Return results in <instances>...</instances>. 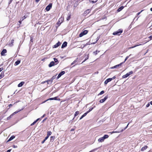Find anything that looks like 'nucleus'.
I'll return each mask as SVG.
<instances>
[{"label":"nucleus","instance_id":"58","mask_svg":"<svg viewBox=\"0 0 152 152\" xmlns=\"http://www.w3.org/2000/svg\"><path fill=\"white\" fill-rule=\"evenodd\" d=\"M118 132H118L117 131H113L112 132V133H118Z\"/></svg>","mask_w":152,"mask_h":152},{"label":"nucleus","instance_id":"13","mask_svg":"<svg viewBox=\"0 0 152 152\" xmlns=\"http://www.w3.org/2000/svg\"><path fill=\"white\" fill-rule=\"evenodd\" d=\"M71 13H70L68 14V15L66 18V20H69L71 18Z\"/></svg>","mask_w":152,"mask_h":152},{"label":"nucleus","instance_id":"9","mask_svg":"<svg viewBox=\"0 0 152 152\" xmlns=\"http://www.w3.org/2000/svg\"><path fill=\"white\" fill-rule=\"evenodd\" d=\"M7 50L6 49H3L1 53V56H5V53H7Z\"/></svg>","mask_w":152,"mask_h":152},{"label":"nucleus","instance_id":"47","mask_svg":"<svg viewBox=\"0 0 152 152\" xmlns=\"http://www.w3.org/2000/svg\"><path fill=\"white\" fill-rule=\"evenodd\" d=\"M143 10H141L140 12H139L137 14V15L138 16V15H139L142 12V11Z\"/></svg>","mask_w":152,"mask_h":152},{"label":"nucleus","instance_id":"12","mask_svg":"<svg viewBox=\"0 0 152 152\" xmlns=\"http://www.w3.org/2000/svg\"><path fill=\"white\" fill-rule=\"evenodd\" d=\"M14 42V40L13 39H12L11 40V43L9 44V46L10 47L13 46V45Z\"/></svg>","mask_w":152,"mask_h":152},{"label":"nucleus","instance_id":"55","mask_svg":"<svg viewBox=\"0 0 152 152\" xmlns=\"http://www.w3.org/2000/svg\"><path fill=\"white\" fill-rule=\"evenodd\" d=\"M53 100H57V97H55L53 98Z\"/></svg>","mask_w":152,"mask_h":152},{"label":"nucleus","instance_id":"33","mask_svg":"<svg viewBox=\"0 0 152 152\" xmlns=\"http://www.w3.org/2000/svg\"><path fill=\"white\" fill-rule=\"evenodd\" d=\"M4 77V73H2V72L0 75V79L1 78Z\"/></svg>","mask_w":152,"mask_h":152},{"label":"nucleus","instance_id":"17","mask_svg":"<svg viewBox=\"0 0 152 152\" xmlns=\"http://www.w3.org/2000/svg\"><path fill=\"white\" fill-rule=\"evenodd\" d=\"M15 138V136L14 135L12 136L7 141V142H8L12 140H13V139H14Z\"/></svg>","mask_w":152,"mask_h":152},{"label":"nucleus","instance_id":"45","mask_svg":"<svg viewBox=\"0 0 152 152\" xmlns=\"http://www.w3.org/2000/svg\"><path fill=\"white\" fill-rule=\"evenodd\" d=\"M50 80H47V83L48 84H50V81H49Z\"/></svg>","mask_w":152,"mask_h":152},{"label":"nucleus","instance_id":"30","mask_svg":"<svg viewBox=\"0 0 152 152\" xmlns=\"http://www.w3.org/2000/svg\"><path fill=\"white\" fill-rule=\"evenodd\" d=\"M94 108V107H91V108H90L89 110L88 111H87L86 112V113H87L88 114V113H89Z\"/></svg>","mask_w":152,"mask_h":152},{"label":"nucleus","instance_id":"19","mask_svg":"<svg viewBox=\"0 0 152 152\" xmlns=\"http://www.w3.org/2000/svg\"><path fill=\"white\" fill-rule=\"evenodd\" d=\"M147 148V146L146 145L144 146V147H142L141 149V151H144Z\"/></svg>","mask_w":152,"mask_h":152},{"label":"nucleus","instance_id":"28","mask_svg":"<svg viewBox=\"0 0 152 152\" xmlns=\"http://www.w3.org/2000/svg\"><path fill=\"white\" fill-rule=\"evenodd\" d=\"M131 55V54H130L129 56H126L125 59V60H124V61L123 62H124V63L125 62V61H126L127 59Z\"/></svg>","mask_w":152,"mask_h":152},{"label":"nucleus","instance_id":"43","mask_svg":"<svg viewBox=\"0 0 152 152\" xmlns=\"http://www.w3.org/2000/svg\"><path fill=\"white\" fill-rule=\"evenodd\" d=\"M128 73L129 75H131L133 73V72L132 71H130L129 72V73Z\"/></svg>","mask_w":152,"mask_h":152},{"label":"nucleus","instance_id":"16","mask_svg":"<svg viewBox=\"0 0 152 152\" xmlns=\"http://www.w3.org/2000/svg\"><path fill=\"white\" fill-rule=\"evenodd\" d=\"M24 83V82H22L18 85V87H21L22 86H23Z\"/></svg>","mask_w":152,"mask_h":152},{"label":"nucleus","instance_id":"44","mask_svg":"<svg viewBox=\"0 0 152 152\" xmlns=\"http://www.w3.org/2000/svg\"><path fill=\"white\" fill-rule=\"evenodd\" d=\"M124 63V62H122V63H121L120 64H118V67L119 66H121L122 64Z\"/></svg>","mask_w":152,"mask_h":152},{"label":"nucleus","instance_id":"8","mask_svg":"<svg viewBox=\"0 0 152 152\" xmlns=\"http://www.w3.org/2000/svg\"><path fill=\"white\" fill-rule=\"evenodd\" d=\"M61 44V43L60 42H58V43H56L55 45H54L53 48H56L58 47V46H59Z\"/></svg>","mask_w":152,"mask_h":152},{"label":"nucleus","instance_id":"40","mask_svg":"<svg viewBox=\"0 0 152 152\" xmlns=\"http://www.w3.org/2000/svg\"><path fill=\"white\" fill-rule=\"evenodd\" d=\"M30 39V42H33V37H31Z\"/></svg>","mask_w":152,"mask_h":152},{"label":"nucleus","instance_id":"11","mask_svg":"<svg viewBox=\"0 0 152 152\" xmlns=\"http://www.w3.org/2000/svg\"><path fill=\"white\" fill-rule=\"evenodd\" d=\"M67 45V42H63L61 46V48H64L66 47Z\"/></svg>","mask_w":152,"mask_h":152},{"label":"nucleus","instance_id":"54","mask_svg":"<svg viewBox=\"0 0 152 152\" xmlns=\"http://www.w3.org/2000/svg\"><path fill=\"white\" fill-rule=\"evenodd\" d=\"M115 78H116V77L115 76H114L112 78H111V79L113 80L115 79Z\"/></svg>","mask_w":152,"mask_h":152},{"label":"nucleus","instance_id":"48","mask_svg":"<svg viewBox=\"0 0 152 152\" xmlns=\"http://www.w3.org/2000/svg\"><path fill=\"white\" fill-rule=\"evenodd\" d=\"M48 137H49V136L47 135V136L45 138V140H46L48 139Z\"/></svg>","mask_w":152,"mask_h":152},{"label":"nucleus","instance_id":"52","mask_svg":"<svg viewBox=\"0 0 152 152\" xmlns=\"http://www.w3.org/2000/svg\"><path fill=\"white\" fill-rule=\"evenodd\" d=\"M41 118H39L37 119L36 121H37V122L38 120H41Z\"/></svg>","mask_w":152,"mask_h":152},{"label":"nucleus","instance_id":"24","mask_svg":"<svg viewBox=\"0 0 152 152\" xmlns=\"http://www.w3.org/2000/svg\"><path fill=\"white\" fill-rule=\"evenodd\" d=\"M99 51L97 50L96 51L94 52L93 53L96 55L97 54V53H99Z\"/></svg>","mask_w":152,"mask_h":152},{"label":"nucleus","instance_id":"10","mask_svg":"<svg viewBox=\"0 0 152 152\" xmlns=\"http://www.w3.org/2000/svg\"><path fill=\"white\" fill-rule=\"evenodd\" d=\"M56 75H55L53 76L49 80V81H50V84H51L52 83L53 80L56 78Z\"/></svg>","mask_w":152,"mask_h":152},{"label":"nucleus","instance_id":"41","mask_svg":"<svg viewBox=\"0 0 152 152\" xmlns=\"http://www.w3.org/2000/svg\"><path fill=\"white\" fill-rule=\"evenodd\" d=\"M129 123L128 124H127V126H126V127L124 128V130H122V131H121L122 132V131H123V130H125V129H126L127 128L128 126V125H129Z\"/></svg>","mask_w":152,"mask_h":152},{"label":"nucleus","instance_id":"7","mask_svg":"<svg viewBox=\"0 0 152 152\" xmlns=\"http://www.w3.org/2000/svg\"><path fill=\"white\" fill-rule=\"evenodd\" d=\"M112 80L111 78H108L105 81L104 83L105 84H107L108 82L111 81Z\"/></svg>","mask_w":152,"mask_h":152},{"label":"nucleus","instance_id":"39","mask_svg":"<svg viewBox=\"0 0 152 152\" xmlns=\"http://www.w3.org/2000/svg\"><path fill=\"white\" fill-rule=\"evenodd\" d=\"M77 62V60H75L71 64V65H72L73 64H75Z\"/></svg>","mask_w":152,"mask_h":152},{"label":"nucleus","instance_id":"59","mask_svg":"<svg viewBox=\"0 0 152 152\" xmlns=\"http://www.w3.org/2000/svg\"><path fill=\"white\" fill-rule=\"evenodd\" d=\"M3 69V68H0V72L2 71Z\"/></svg>","mask_w":152,"mask_h":152},{"label":"nucleus","instance_id":"15","mask_svg":"<svg viewBox=\"0 0 152 152\" xmlns=\"http://www.w3.org/2000/svg\"><path fill=\"white\" fill-rule=\"evenodd\" d=\"M90 11L91 10L90 9H88L84 12V14L87 15L90 12Z\"/></svg>","mask_w":152,"mask_h":152},{"label":"nucleus","instance_id":"2","mask_svg":"<svg viewBox=\"0 0 152 152\" xmlns=\"http://www.w3.org/2000/svg\"><path fill=\"white\" fill-rule=\"evenodd\" d=\"M123 32V30L121 29H119L118 31H116L113 33V35H119Z\"/></svg>","mask_w":152,"mask_h":152},{"label":"nucleus","instance_id":"14","mask_svg":"<svg viewBox=\"0 0 152 152\" xmlns=\"http://www.w3.org/2000/svg\"><path fill=\"white\" fill-rule=\"evenodd\" d=\"M79 114V112L78 111H76L75 112V115H74V117L73 118L72 120H73L74 119L75 117H76V116L77 115Z\"/></svg>","mask_w":152,"mask_h":152},{"label":"nucleus","instance_id":"63","mask_svg":"<svg viewBox=\"0 0 152 152\" xmlns=\"http://www.w3.org/2000/svg\"><path fill=\"white\" fill-rule=\"evenodd\" d=\"M12 105L11 104H10L9 105V107H10L12 106Z\"/></svg>","mask_w":152,"mask_h":152},{"label":"nucleus","instance_id":"37","mask_svg":"<svg viewBox=\"0 0 152 152\" xmlns=\"http://www.w3.org/2000/svg\"><path fill=\"white\" fill-rule=\"evenodd\" d=\"M37 122V121H35L32 123L31 124V126H32L34 125Z\"/></svg>","mask_w":152,"mask_h":152},{"label":"nucleus","instance_id":"18","mask_svg":"<svg viewBox=\"0 0 152 152\" xmlns=\"http://www.w3.org/2000/svg\"><path fill=\"white\" fill-rule=\"evenodd\" d=\"M53 59L54 61V62L55 63V65L57 64L58 63V60L56 58H54Z\"/></svg>","mask_w":152,"mask_h":152},{"label":"nucleus","instance_id":"53","mask_svg":"<svg viewBox=\"0 0 152 152\" xmlns=\"http://www.w3.org/2000/svg\"><path fill=\"white\" fill-rule=\"evenodd\" d=\"M149 38L150 39V40H151L152 39V36H150L149 37Z\"/></svg>","mask_w":152,"mask_h":152},{"label":"nucleus","instance_id":"4","mask_svg":"<svg viewBox=\"0 0 152 152\" xmlns=\"http://www.w3.org/2000/svg\"><path fill=\"white\" fill-rule=\"evenodd\" d=\"M52 4H51V3L49 4V5H48L46 7L45 10L47 11H49L50 10V9L51 8V7H52Z\"/></svg>","mask_w":152,"mask_h":152},{"label":"nucleus","instance_id":"62","mask_svg":"<svg viewBox=\"0 0 152 152\" xmlns=\"http://www.w3.org/2000/svg\"><path fill=\"white\" fill-rule=\"evenodd\" d=\"M45 114H44L43 116H42L41 117V118H43V117H44L45 116Z\"/></svg>","mask_w":152,"mask_h":152},{"label":"nucleus","instance_id":"29","mask_svg":"<svg viewBox=\"0 0 152 152\" xmlns=\"http://www.w3.org/2000/svg\"><path fill=\"white\" fill-rule=\"evenodd\" d=\"M86 57L85 59V60H84V61L82 63L86 61L87 59H88V55H87L86 56Z\"/></svg>","mask_w":152,"mask_h":152},{"label":"nucleus","instance_id":"31","mask_svg":"<svg viewBox=\"0 0 152 152\" xmlns=\"http://www.w3.org/2000/svg\"><path fill=\"white\" fill-rule=\"evenodd\" d=\"M13 116V114H12L11 115H10V116H9V117H8L7 118V120L10 119V118H11L12 117V116Z\"/></svg>","mask_w":152,"mask_h":152},{"label":"nucleus","instance_id":"26","mask_svg":"<svg viewBox=\"0 0 152 152\" xmlns=\"http://www.w3.org/2000/svg\"><path fill=\"white\" fill-rule=\"evenodd\" d=\"M118 65H116L115 66H113V67H112L110 68V69H114V68H116L118 67Z\"/></svg>","mask_w":152,"mask_h":152},{"label":"nucleus","instance_id":"42","mask_svg":"<svg viewBox=\"0 0 152 152\" xmlns=\"http://www.w3.org/2000/svg\"><path fill=\"white\" fill-rule=\"evenodd\" d=\"M26 18V17L25 15L24 16L21 18L22 20H23L24 19H25Z\"/></svg>","mask_w":152,"mask_h":152},{"label":"nucleus","instance_id":"49","mask_svg":"<svg viewBox=\"0 0 152 152\" xmlns=\"http://www.w3.org/2000/svg\"><path fill=\"white\" fill-rule=\"evenodd\" d=\"M90 44H88V43H87L85 45H83V47H84L86 46L87 45H88Z\"/></svg>","mask_w":152,"mask_h":152},{"label":"nucleus","instance_id":"22","mask_svg":"<svg viewBox=\"0 0 152 152\" xmlns=\"http://www.w3.org/2000/svg\"><path fill=\"white\" fill-rule=\"evenodd\" d=\"M87 114V113L86 112L84 113L80 118V120L83 117L86 116Z\"/></svg>","mask_w":152,"mask_h":152},{"label":"nucleus","instance_id":"60","mask_svg":"<svg viewBox=\"0 0 152 152\" xmlns=\"http://www.w3.org/2000/svg\"><path fill=\"white\" fill-rule=\"evenodd\" d=\"M46 82H47V80H46V81H44V82H42V83L43 84H44V83H45Z\"/></svg>","mask_w":152,"mask_h":152},{"label":"nucleus","instance_id":"46","mask_svg":"<svg viewBox=\"0 0 152 152\" xmlns=\"http://www.w3.org/2000/svg\"><path fill=\"white\" fill-rule=\"evenodd\" d=\"M55 136H51V137H50V138H51V140L52 139L53 140L55 138Z\"/></svg>","mask_w":152,"mask_h":152},{"label":"nucleus","instance_id":"21","mask_svg":"<svg viewBox=\"0 0 152 152\" xmlns=\"http://www.w3.org/2000/svg\"><path fill=\"white\" fill-rule=\"evenodd\" d=\"M129 75L128 74V73H126V75H124L123 76H122V77L123 78H126L127 77H128L129 76Z\"/></svg>","mask_w":152,"mask_h":152},{"label":"nucleus","instance_id":"27","mask_svg":"<svg viewBox=\"0 0 152 152\" xmlns=\"http://www.w3.org/2000/svg\"><path fill=\"white\" fill-rule=\"evenodd\" d=\"M65 73L64 71H62L59 74L61 75H63Z\"/></svg>","mask_w":152,"mask_h":152},{"label":"nucleus","instance_id":"1","mask_svg":"<svg viewBox=\"0 0 152 152\" xmlns=\"http://www.w3.org/2000/svg\"><path fill=\"white\" fill-rule=\"evenodd\" d=\"M108 137V135L105 134L103 137L99 138L98 139V141L99 142H103L105 139L107 138Z\"/></svg>","mask_w":152,"mask_h":152},{"label":"nucleus","instance_id":"20","mask_svg":"<svg viewBox=\"0 0 152 152\" xmlns=\"http://www.w3.org/2000/svg\"><path fill=\"white\" fill-rule=\"evenodd\" d=\"M124 8V7L123 6H121L117 10V11L118 12H119L121 11Z\"/></svg>","mask_w":152,"mask_h":152},{"label":"nucleus","instance_id":"34","mask_svg":"<svg viewBox=\"0 0 152 152\" xmlns=\"http://www.w3.org/2000/svg\"><path fill=\"white\" fill-rule=\"evenodd\" d=\"M21 110H20L18 111H16L15 112H14L12 114H13V115H14L15 114L18 113Z\"/></svg>","mask_w":152,"mask_h":152},{"label":"nucleus","instance_id":"23","mask_svg":"<svg viewBox=\"0 0 152 152\" xmlns=\"http://www.w3.org/2000/svg\"><path fill=\"white\" fill-rule=\"evenodd\" d=\"M20 62V60H17V61H16L15 63V64L16 65H17L18 64H19Z\"/></svg>","mask_w":152,"mask_h":152},{"label":"nucleus","instance_id":"56","mask_svg":"<svg viewBox=\"0 0 152 152\" xmlns=\"http://www.w3.org/2000/svg\"><path fill=\"white\" fill-rule=\"evenodd\" d=\"M13 147L14 148H17V146H16V145H13Z\"/></svg>","mask_w":152,"mask_h":152},{"label":"nucleus","instance_id":"35","mask_svg":"<svg viewBox=\"0 0 152 152\" xmlns=\"http://www.w3.org/2000/svg\"><path fill=\"white\" fill-rule=\"evenodd\" d=\"M53 100V98H50L48 99H47V100H46L43 103L47 101H48V100Z\"/></svg>","mask_w":152,"mask_h":152},{"label":"nucleus","instance_id":"51","mask_svg":"<svg viewBox=\"0 0 152 152\" xmlns=\"http://www.w3.org/2000/svg\"><path fill=\"white\" fill-rule=\"evenodd\" d=\"M150 106V104L149 103H148L146 105V107H148L149 106Z\"/></svg>","mask_w":152,"mask_h":152},{"label":"nucleus","instance_id":"61","mask_svg":"<svg viewBox=\"0 0 152 152\" xmlns=\"http://www.w3.org/2000/svg\"><path fill=\"white\" fill-rule=\"evenodd\" d=\"M11 149L8 150H7V152H10V151H11Z\"/></svg>","mask_w":152,"mask_h":152},{"label":"nucleus","instance_id":"57","mask_svg":"<svg viewBox=\"0 0 152 152\" xmlns=\"http://www.w3.org/2000/svg\"><path fill=\"white\" fill-rule=\"evenodd\" d=\"M23 20H21V19H20V20L19 21V23L20 24H21V22Z\"/></svg>","mask_w":152,"mask_h":152},{"label":"nucleus","instance_id":"6","mask_svg":"<svg viewBox=\"0 0 152 152\" xmlns=\"http://www.w3.org/2000/svg\"><path fill=\"white\" fill-rule=\"evenodd\" d=\"M55 65V63L54 61H52L50 62V64L48 65V66L49 67H51Z\"/></svg>","mask_w":152,"mask_h":152},{"label":"nucleus","instance_id":"36","mask_svg":"<svg viewBox=\"0 0 152 152\" xmlns=\"http://www.w3.org/2000/svg\"><path fill=\"white\" fill-rule=\"evenodd\" d=\"M61 76L59 74L58 75L57 77L56 78V80H58L59 78H60Z\"/></svg>","mask_w":152,"mask_h":152},{"label":"nucleus","instance_id":"32","mask_svg":"<svg viewBox=\"0 0 152 152\" xmlns=\"http://www.w3.org/2000/svg\"><path fill=\"white\" fill-rule=\"evenodd\" d=\"M52 134V132L50 131H49L48 132L47 135L49 137L50 135H51Z\"/></svg>","mask_w":152,"mask_h":152},{"label":"nucleus","instance_id":"50","mask_svg":"<svg viewBox=\"0 0 152 152\" xmlns=\"http://www.w3.org/2000/svg\"><path fill=\"white\" fill-rule=\"evenodd\" d=\"M46 141V140L44 139L41 142L43 144V143L45 141Z\"/></svg>","mask_w":152,"mask_h":152},{"label":"nucleus","instance_id":"25","mask_svg":"<svg viewBox=\"0 0 152 152\" xmlns=\"http://www.w3.org/2000/svg\"><path fill=\"white\" fill-rule=\"evenodd\" d=\"M90 1H91L92 3H94L96 2L97 0H89Z\"/></svg>","mask_w":152,"mask_h":152},{"label":"nucleus","instance_id":"5","mask_svg":"<svg viewBox=\"0 0 152 152\" xmlns=\"http://www.w3.org/2000/svg\"><path fill=\"white\" fill-rule=\"evenodd\" d=\"M108 98V96L107 95L106 96H105L104 98V99H101L100 100V101H99L101 103H102L104 102Z\"/></svg>","mask_w":152,"mask_h":152},{"label":"nucleus","instance_id":"64","mask_svg":"<svg viewBox=\"0 0 152 152\" xmlns=\"http://www.w3.org/2000/svg\"><path fill=\"white\" fill-rule=\"evenodd\" d=\"M39 1V0H35V1L37 2H38Z\"/></svg>","mask_w":152,"mask_h":152},{"label":"nucleus","instance_id":"38","mask_svg":"<svg viewBox=\"0 0 152 152\" xmlns=\"http://www.w3.org/2000/svg\"><path fill=\"white\" fill-rule=\"evenodd\" d=\"M104 91H102L99 94V95H102L104 93Z\"/></svg>","mask_w":152,"mask_h":152},{"label":"nucleus","instance_id":"3","mask_svg":"<svg viewBox=\"0 0 152 152\" xmlns=\"http://www.w3.org/2000/svg\"><path fill=\"white\" fill-rule=\"evenodd\" d=\"M88 31L87 30H84L83 32L79 34V37H81L83 35L86 34L88 33Z\"/></svg>","mask_w":152,"mask_h":152}]
</instances>
